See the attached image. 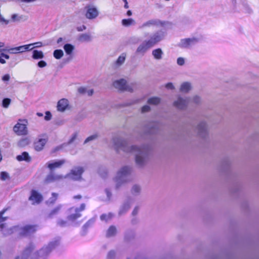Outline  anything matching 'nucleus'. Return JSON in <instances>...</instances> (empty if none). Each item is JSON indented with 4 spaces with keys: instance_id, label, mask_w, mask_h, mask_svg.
Here are the masks:
<instances>
[{
    "instance_id": "1",
    "label": "nucleus",
    "mask_w": 259,
    "mask_h": 259,
    "mask_svg": "<svg viewBox=\"0 0 259 259\" xmlns=\"http://www.w3.org/2000/svg\"><path fill=\"white\" fill-rule=\"evenodd\" d=\"M113 143L117 151H122L126 153L134 154L136 162L139 166H142L146 163L149 152L148 146L130 145L125 140L118 137L113 138Z\"/></svg>"
},
{
    "instance_id": "2",
    "label": "nucleus",
    "mask_w": 259,
    "mask_h": 259,
    "mask_svg": "<svg viewBox=\"0 0 259 259\" xmlns=\"http://www.w3.org/2000/svg\"><path fill=\"white\" fill-rule=\"evenodd\" d=\"M132 167L129 166H123L118 169L113 179L116 188L118 189L132 181Z\"/></svg>"
},
{
    "instance_id": "3",
    "label": "nucleus",
    "mask_w": 259,
    "mask_h": 259,
    "mask_svg": "<svg viewBox=\"0 0 259 259\" xmlns=\"http://www.w3.org/2000/svg\"><path fill=\"white\" fill-rule=\"evenodd\" d=\"M85 204L82 203L79 208L72 207L68 211L69 214L67 216L66 221H61L60 225H69V223L74 222L77 219L81 217L80 211L85 209Z\"/></svg>"
},
{
    "instance_id": "4",
    "label": "nucleus",
    "mask_w": 259,
    "mask_h": 259,
    "mask_svg": "<svg viewBox=\"0 0 259 259\" xmlns=\"http://www.w3.org/2000/svg\"><path fill=\"white\" fill-rule=\"evenodd\" d=\"M144 36L148 37L145 40L153 48L164 39L165 33L163 30H160L151 33L145 32Z\"/></svg>"
},
{
    "instance_id": "5",
    "label": "nucleus",
    "mask_w": 259,
    "mask_h": 259,
    "mask_svg": "<svg viewBox=\"0 0 259 259\" xmlns=\"http://www.w3.org/2000/svg\"><path fill=\"white\" fill-rule=\"evenodd\" d=\"M113 86L120 91L133 92L136 88L135 83H127L125 79L121 78L113 82Z\"/></svg>"
},
{
    "instance_id": "6",
    "label": "nucleus",
    "mask_w": 259,
    "mask_h": 259,
    "mask_svg": "<svg viewBox=\"0 0 259 259\" xmlns=\"http://www.w3.org/2000/svg\"><path fill=\"white\" fill-rule=\"evenodd\" d=\"M59 245L58 240L50 242L48 245L41 248L39 251L34 253L35 258L41 257L45 259L46 256L53 250L55 249Z\"/></svg>"
},
{
    "instance_id": "7",
    "label": "nucleus",
    "mask_w": 259,
    "mask_h": 259,
    "mask_svg": "<svg viewBox=\"0 0 259 259\" xmlns=\"http://www.w3.org/2000/svg\"><path fill=\"white\" fill-rule=\"evenodd\" d=\"M27 121L25 119H19L13 127V131L17 135L24 136L27 134Z\"/></svg>"
},
{
    "instance_id": "8",
    "label": "nucleus",
    "mask_w": 259,
    "mask_h": 259,
    "mask_svg": "<svg viewBox=\"0 0 259 259\" xmlns=\"http://www.w3.org/2000/svg\"><path fill=\"white\" fill-rule=\"evenodd\" d=\"M199 41L196 37H191L182 39L179 42L178 46L182 48L188 49L195 45Z\"/></svg>"
},
{
    "instance_id": "9",
    "label": "nucleus",
    "mask_w": 259,
    "mask_h": 259,
    "mask_svg": "<svg viewBox=\"0 0 259 259\" xmlns=\"http://www.w3.org/2000/svg\"><path fill=\"white\" fill-rule=\"evenodd\" d=\"M196 132L200 137H205L208 133V126L206 122L200 121L196 127Z\"/></svg>"
},
{
    "instance_id": "10",
    "label": "nucleus",
    "mask_w": 259,
    "mask_h": 259,
    "mask_svg": "<svg viewBox=\"0 0 259 259\" xmlns=\"http://www.w3.org/2000/svg\"><path fill=\"white\" fill-rule=\"evenodd\" d=\"M65 163V159L51 160L46 163L45 165L49 169L51 172H52L56 169L60 168Z\"/></svg>"
},
{
    "instance_id": "11",
    "label": "nucleus",
    "mask_w": 259,
    "mask_h": 259,
    "mask_svg": "<svg viewBox=\"0 0 259 259\" xmlns=\"http://www.w3.org/2000/svg\"><path fill=\"white\" fill-rule=\"evenodd\" d=\"M83 172L82 167H76L71 170V172L66 175V178L69 177L74 180H78L81 178V176Z\"/></svg>"
},
{
    "instance_id": "12",
    "label": "nucleus",
    "mask_w": 259,
    "mask_h": 259,
    "mask_svg": "<svg viewBox=\"0 0 259 259\" xmlns=\"http://www.w3.org/2000/svg\"><path fill=\"white\" fill-rule=\"evenodd\" d=\"M190 102V99L188 98H183L179 96L177 99L174 102V106L180 109L185 108Z\"/></svg>"
},
{
    "instance_id": "13",
    "label": "nucleus",
    "mask_w": 259,
    "mask_h": 259,
    "mask_svg": "<svg viewBox=\"0 0 259 259\" xmlns=\"http://www.w3.org/2000/svg\"><path fill=\"white\" fill-rule=\"evenodd\" d=\"M152 47L145 40L137 47L136 54L137 55L144 56Z\"/></svg>"
},
{
    "instance_id": "14",
    "label": "nucleus",
    "mask_w": 259,
    "mask_h": 259,
    "mask_svg": "<svg viewBox=\"0 0 259 259\" xmlns=\"http://www.w3.org/2000/svg\"><path fill=\"white\" fill-rule=\"evenodd\" d=\"M66 176L60 174H55L51 172L49 174L45 179V182L50 183L54 182L59 181L65 179Z\"/></svg>"
},
{
    "instance_id": "15",
    "label": "nucleus",
    "mask_w": 259,
    "mask_h": 259,
    "mask_svg": "<svg viewBox=\"0 0 259 259\" xmlns=\"http://www.w3.org/2000/svg\"><path fill=\"white\" fill-rule=\"evenodd\" d=\"M47 141L48 139L46 136H40L38 139H36L34 143L35 150L37 151L42 150Z\"/></svg>"
},
{
    "instance_id": "16",
    "label": "nucleus",
    "mask_w": 259,
    "mask_h": 259,
    "mask_svg": "<svg viewBox=\"0 0 259 259\" xmlns=\"http://www.w3.org/2000/svg\"><path fill=\"white\" fill-rule=\"evenodd\" d=\"M57 108L58 111L62 112L69 109V101L65 98L60 99L57 103Z\"/></svg>"
},
{
    "instance_id": "17",
    "label": "nucleus",
    "mask_w": 259,
    "mask_h": 259,
    "mask_svg": "<svg viewBox=\"0 0 259 259\" xmlns=\"http://www.w3.org/2000/svg\"><path fill=\"white\" fill-rule=\"evenodd\" d=\"M87 12L85 14V16L88 19H93L96 18L98 14V10L93 7V6H88L87 7Z\"/></svg>"
},
{
    "instance_id": "18",
    "label": "nucleus",
    "mask_w": 259,
    "mask_h": 259,
    "mask_svg": "<svg viewBox=\"0 0 259 259\" xmlns=\"http://www.w3.org/2000/svg\"><path fill=\"white\" fill-rule=\"evenodd\" d=\"M132 203V201L131 199L125 200L120 206L118 214L119 215H122L125 213L130 209Z\"/></svg>"
},
{
    "instance_id": "19",
    "label": "nucleus",
    "mask_w": 259,
    "mask_h": 259,
    "mask_svg": "<svg viewBox=\"0 0 259 259\" xmlns=\"http://www.w3.org/2000/svg\"><path fill=\"white\" fill-rule=\"evenodd\" d=\"M160 24V22L159 20L156 19H151L143 23L140 26V28L144 29L147 27L149 28L152 26H158Z\"/></svg>"
},
{
    "instance_id": "20",
    "label": "nucleus",
    "mask_w": 259,
    "mask_h": 259,
    "mask_svg": "<svg viewBox=\"0 0 259 259\" xmlns=\"http://www.w3.org/2000/svg\"><path fill=\"white\" fill-rule=\"evenodd\" d=\"M16 159L18 161H25L26 162H30L31 158L27 152H23L21 155L16 156Z\"/></svg>"
},
{
    "instance_id": "21",
    "label": "nucleus",
    "mask_w": 259,
    "mask_h": 259,
    "mask_svg": "<svg viewBox=\"0 0 259 259\" xmlns=\"http://www.w3.org/2000/svg\"><path fill=\"white\" fill-rule=\"evenodd\" d=\"M152 55L155 60H159L162 59L163 52L161 49L157 48L152 51Z\"/></svg>"
},
{
    "instance_id": "22",
    "label": "nucleus",
    "mask_w": 259,
    "mask_h": 259,
    "mask_svg": "<svg viewBox=\"0 0 259 259\" xmlns=\"http://www.w3.org/2000/svg\"><path fill=\"white\" fill-rule=\"evenodd\" d=\"M191 89V83L189 82H184L181 84L180 91L182 93H187L189 92Z\"/></svg>"
},
{
    "instance_id": "23",
    "label": "nucleus",
    "mask_w": 259,
    "mask_h": 259,
    "mask_svg": "<svg viewBox=\"0 0 259 259\" xmlns=\"http://www.w3.org/2000/svg\"><path fill=\"white\" fill-rule=\"evenodd\" d=\"M126 58V54L125 53L121 54L117 58L114 63L115 68H118L121 66L125 62Z\"/></svg>"
},
{
    "instance_id": "24",
    "label": "nucleus",
    "mask_w": 259,
    "mask_h": 259,
    "mask_svg": "<svg viewBox=\"0 0 259 259\" xmlns=\"http://www.w3.org/2000/svg\"><path fill=\"white\" fill-rule=\"evenodd\" d=\"M43 200L42 195L39 192L33 190V205L39 204Z\"/></svg>"
},
{
    "instance_id": "25",
    "label": "nucleus",
    "mask_w": 259,
    "mask_h": 259,
    "mask_svg": "<svg viewBox=\"0 0 259 259\" xmlns=\"http://www.w3.org/2000/svg\"><path fill=\"white\" fill-rule=\"evenodd\" d=\"M121 24L125 27H129L136 24V21L132 18L124 19L122 20Z\"/></svg>"
},
{
    "instance_id": "26",
    "label": "nucleus",
    "mask_w": 259,
    "mask_h": 259,
    "mask_svg": "<svg viewBox=\"0 0 259 259\" xmlns=\"http://www.w3.org/2000/svg\"><path fill=\"white\" fill-rule=\"evenodd\" d=\"M18 48L19 53L31 51L32 50V44L19 46Z\"/></svg>"
},
{
    "instance_id": "27",
    "label": "nucleus",
    "mask_w": 259,
    "mask_h": 259,
    "mask_svg": "<svg viewBox=\"0 0 259 259\" xmlns=\"http://www.w3.org/2000/svg\"><path fill=\"white\" fill-rule=\"evenodd\" d=\"M160 99L158 97H153L150 98L148 101L147 103L151 105H157L160 102Z\"/></svg>"
},
{
    "instance_id": "28",
    "label": "nucleus",
    "mask_w": 259,
    "mask_h": 259,
    "mask_svg": "<svg viewBox=\"0 0 259 259\" xmlns=\"http://www.w3.org/2000/svg\"><path fill=\"white\" fill-rule=\"evenodd\" d=\"M78 40L81 42H89L91 41L92 37L89 34L84 33L79 36Z\"/></svg>"
},
{
    "instance_id": "29",
    "label": "nucleus",
    "mask_w": 259,
    "mask_h": 259,
    "mask_svg": "<svg viewBox=\"0 0 259 259\" xmlns=\"http://www.w3.org/2000/svg\"><path fill=\"white\" fill-rule=\"evenodd\" d=\"M141 191V187L138 185H134L131 189V193L134 195H139Z\"/></svg>"
},
{
    "instance_id": "30",
    "label": "nucleus",
    "mask_w": 259,
    "mask_h": 259,
    "mask_svg": "<svg viewBox=\"0 0 259 259\" xmlns=\"http://www.w3.org/2000/svg\"><path fill=\"white\" fill-rule=\"evenodd\" d=\"M113 214L111 212L107 214H103L100 216V219L102 221L107 222L113 217Z\"/></svg>"
},
{
    "instance_id": "31",
    "label": "nucleus",
    "mask_w": 259,
    "mask_h": 259,
    "mask_svg": "<svg viewBox=\"0 0 259 259\" xmlns=\"http://www.w3.org/2000/svg\"><path fill=\"white\" fill-rule=\"evenodd\" d=\"M42 52L33 50V59H39L44 58Z\"/></svg>"
},
{
    "instance_id": "32",
    "label": "nucleus",
    "mask_w": 259,
    "mask_h": 259,
    "mask_svg": "<svg viewBox=\"0 0 259 259\" xmlns=\"http://www.w3.org/2000/svg\"><path fill=\"white\" fill-rule=\"evenodd\" d=\"M64 49L67 54L70 55L72 53L74 47L70 44H66L64 46Z\"/></svg>"
},
{
    "instance_id": "33",
    "label": "nucleus",
    "mask_w": 259,
    "mask_h": 259,
    "mask_svg": "<svg viewBox=\"0 0 259 259\" xmlns=\"http://www.w3.org/2000/svg\"><path fill=\"white\" fill-rule=\"evenodd\" d=\"M64 55L63 52L61 50H56L54 51V57L57 59H61Z\"/></svg>"
},
{
    "instance_id": "34",
    "label": "nucleus",
    "mask_w": 259,
    "mask_h": 259,
    "mask_svg": "<svg viewBox=\"0 0 259 259\" xmlns=\"http://www.w3.org/2000/svg\"><path fill=\"white\" fill-rule=\"evenodd\" d=\"M11 100L9 98H5L2 101V106L4 108H8L11 103Z\"/></svg>"
},
{
    "instance_id": "35",
    "label": "nucleus",
    "mask_w": 259,
    "mask_h": 259,
    "mask_svg": "<svg viewBox=\"0 0 259 259\" xmlns=\"http://www.w3.org/2000/svg\"><path fill=\"white\" fill-rule=\"evenodd\" d=\"M98 137V135L97 134H94L88 137L84 141V144H86L89 142L96 140Z\"/></svg>"
},
{
    "instance_id": "36",
    "label": "nucleus",
    "mask_w": 259,
    "mask_h": 259,
    "mask_svg": "<svg viewBox=\"0 0 259 259\" xmlns=\"http://www.w3.org/2000/svg\"><path fill=\"white\" fill-rule=\"evenodd\" d=\"M58 194L56 193H53L52 194V197L49 199L48 201V203H54L57 199Z\"/></svg>"
},
{
    "instance_id": "37",
    "label": "nucleus",
    "mask_w": 259,
    "mask_h": 259,
    "mask_svg": "<svg viewBox=\"0 0 259 259\" xmlns=\"http://www.w3.org/2000/svg\"><path fill=\"white\" fill-rule=\"evenodd\" d=\"M62 206L61 205H59L56 207L53 210L51 211L50 213L49 214L50 217H52L53 215H55L57 214L59 210L61 209Z\"/></svg>"
},
{
    "instance_id": "38",
    "label": "nucleus",
    "mask_w": 259,
    "mask_h": 259,
    "mask_svg": "<svg viewBox=\"0 0 259 259\" xmlns=\"http://www.w3.org/2000/svg\"><path fill=\"white\" fill-rule=\"evenodd\" d=\"M116 233V228H109L108 231H107V236L108 237L111 236L114 234H115Z\"/></svg>"
},
{
    "instance_id": "39",
    "label": "nucleus",
    "mask_w": 259,
    "mask_h": 259,
    "mask_svg": "<svg viewBox=\"0 0 259 259\" xmlns=\"http://www.w3.org/2000/svg\"><path fill=\"white\" fill-rule=\"evenodd\" d=\"M6 211V209H3L2 211H0V223L4 222L7 219V217H5L3 216Z\"/></svg>"
},
{
    "instance_id": "40",
    "label": "nucleus",
    "mask_w": 259,
    "mask_h": 259,
    "mask_svg": "<svg viewBox=\"0 0 259 259\" xmlns=\"http://www.w3.org/2000/svg\"><path fill=\"white\" fill-rule=\"evenodd\" d=\"M185 58H184L183 57H179L177 59V64L180 66L184 65L185 64Z\"/></svg>"
},
{
    "instance_id": "41",
    "label": "nucleus",
    "mask_w": 259,
    "mask_h": 259,
    "mask_svg": "<svg viewBox=\"0 0 259 259\" xmlns=\"http://www.w3.org/2000/svg\"><path fill=\"white\" fill-rule=\"evenodd\" d=\"M128 41L130 44H137L138 42L139 38L137 37L134 36L130 37Z\"/></svg>"
},
{
    "instance_id": "42",
    "label": "nucleus",
    "mask_w": 259,
    "mask_h": 259,
    "mask_svg": "<svg viewBox=\"0 0 259 259\" xmlns=\"http://www.w3.org/2000/svg\"><path fill=\"white\" fill-rule=\"evenodd\" d=\"M8 51L11 54H17V53H19V51H18V47H15V48H10V49L8 50Z\"/></svg>"
},
{
    "instance_id": "43",
    "label": "nucleus",
    "mask_w": 259,
    "mask_h": 259,
    "mask_svg": "<svg viewBox=\"0 0 259 259\" xmlns=\"http://www.w3.org/2000/svg\"><path fill=\"white\" fill-rule=\"evenodd\" d=\"M150 110V107L148 105H145L141 108V112L142 113H146Z\"/></svg>"
},
{
    "instance_id": "44",
    "label": "nucleus",
    "mask_w": 259,
    "mask_h": 259,
    "mask_svg": "<svg viewBox=\"0 0 259 259\" xmlns=\"http://www.w3.org/2000/svg\"><path fill=\"white\" fill-rule=\"evenodd\" d=\"M201 99L198 96H195L192 98V101L196 104L199 103Z\"/></svg>"
},
{
    "instance_id": "45",
    "label": "nucleus",
    "mask_w": 259,
    "mask_h": 259,
    "mask_svg": "<svg viewBox=\"0 0 259 259\" xmlns=\"http://www.w3.org/2000/svg\"><path fill=\"white\" fill-rule=\"evenodd\" d=\"M37 66L40 68H44L47 66V63L43 60L40 61L37 63Z\"/></svg>"
},
{
    "instance_id": "46",
    "label": "nucleus",
    "mask_w": 259,
    "mask_h": 259,
    "mask_svg": "<svg viewBox=\"0 0 259 259\" xmlns=\"http://www.w3.org/2000/svg\"><path fill=\"white\" fill-rule=\"evenodd\" d=\"M8 178V174L6 172H2L1 174V179L2 180H6Z\"/></svg>"
},
{
    "instance_id": "47",
    "label": "nucleus",
    "mask_w": 259,
    "mask_h": 259,
    "mask_svg": "<svg viewBox=\"0 0 259 259\" xmlns=\"http://www.w3.org/2000/svg\"><path fill=\"white\" fill-rule=\"evenodd\" d=\"M52 118V115L50 113V112L49 111H47L46 112V115L45 116V119L47 121H49L50 120H51Z\"/></svg>"
},
{
    "instance_id": "48",
    "label": "nucleus",
    "mask_w": 259,
    "mask_h": 259,
    "mask_svg": "<svg viewBox=\"0 0 259 259\" xmlns=\"http://www.w3.org/2000/svg\"><path fill=\"white\" fill-rule=\"evenodd\" d=\"M139 209H140V207L139 206H136L135 207V208H134L133 211H132V215L135 216V215H136L138 212H139Z\"/></svg>"
},
{
    "instance_id": "49",
    "label": "nucleus",
    "mask_w": 259,
    "mask_h": 259,
    "mask_svg": "<svg viewBox=\"0 0 259 259\" xmlns=\"http://www.w3.org/2000/svg\"><path fill=\"white\" fill-rule=\"evenodd\" d=\"M77 137V134L74 133V134L72 135V136L71 138H70V139L69 140L68 143L69 144L72 143L76 139Z\"/></svg>"
},
{
    "instance_id": "50",
    "label": "nucleus",
    "mask_w": 259,
    "mask_h": 259,
    "mask_svg": "<svg viewBox=\"0 0 259 259\" xmlns=\"http://www.w3.org/2000/svg\"><path fill=\"white\" fill-rule=\"evenodd\" d=\"M95 220L96 219L95 218H93L91 219L90 220H89V221L85 224L86 227H88L90 225H93L95 222Z\"/></svg>"
},
{
    "instance_id": "51",
    "label": "nucleus",
    "mask_w": 259,
    "mask_h": 259,
    "mask_svg": "<svg viewBox=\"0 0 259 259\" xmlns=\"http://www.w3.org/2000/svg\"><path fill=\"white\" fill-rule=\"evenodd\" d=\"M165 87L167 89H170V90H174L175 88L174 84L171 82H168V83H166L165 84Z\"/></svg>"
},
{
    "instance_id": "52",
    "label": "nucleus",
    "mask_w": 259,
    "mask_h": 259,
    "mask_svg": "<svg viewBox=\"0 0 259 259\" xmlns=\"http://www.w3.org/2000/svg\"><path fill=\"white\" fill-rule=\"evenodd\" d=\"M105 192L106 193V195H107V198L108 200H109L111 197V195H112V194L110 192V191L108 189H106L105 190Z\"/></svg>"
},
{
    "instance_id": "53",
    "label": "nucleus",
    "mask_w": 259,
    "mask_h": 259,
    "mask_svg": "<svg viewBox=\"0 0 259 259\" xmlns=\"http://www.w3.org/2000/svg\"><path fill=\"white\" fill-rule=\"evenodd\" d=\"M10 75L9 74H6L3 77V80L4 81H8L10 79Z\"/></svg>"
},
{
    "instance_id": "54",
    "label": "nucleus",
    "mask_w": 259,
    "mask_h": 259,
    "mask_svg": "<svg viewBox=\"0 0 259 259\" xmlns=\"http://www.w3.org/2000/svg\"><path fill=\"white\" fill-rule=\"evenodd\" d=\"M41 44H42L40 42L33 43V49L40 47V46H41Z\"/></svg>"
},
{
    "instance_id": "55",
    "label": "nucleus",
    "mask_w": 259,
    "mask_h": 259,
    "mask_svg": "<svg viewBox=\"0 0 259 259\" xmlns=\"http://www.w3.org/2000/svg\"><path fill=\"white\" fill-rule=\"evenodd\" d=\"M86 89L84 88H80L78 89V92L81 94H84L85 93Z\"/></svg>"
},
{
    "instance_id": "56",
    "label": "nucleus",
    "mask_w": 259,
    "mask_h": 259,
    "mask_svg": "<svg viewBox=\"0 0 259 259\" xmlns=\"http://www.w3.org/2000/svg\"><path fill=\"white\" fill-rule=\"evenodd\" d=\"M0 55L3 58H5L6 59H9L10 58V57H9V56L8 55L5 54L4 53H1Z\"/></svg>"
},
{
    "instance_id": "57",
    "label": "nucleus",
    "mask_w": 259,
    "mask_h": 259,
    "mask_svg": "<svg viewBox=\"0 0 259 259\" xmlns=\"http://www.w3.org/2000/svg\"><path fill=\"white\" fill-rule=\"evenodd\" d=\"M4 58H3L2 56H1V55H0V63H2V64H5L6 63V61L5 60H4Z\"/></svg>"
},
{
    "instance_id": "58",
    "label": "nucleus",
    "mask_w": 259,
    "mask_h": 259,
    "mask_svg": "<svg viewBox=\"0 0 259 259\" xmlns=\"http://www.w3.org/2000/svg\"><path fill=\"white\" fill-rule=\"evenodd\" d=\"M124 2V7L125 8V9H127L128 8V3L127 2V0H122Z\"/></svg>"
},
{
    "instance_id": "59",
    "label": "nucleus",
    "mask_w": 259,
    "mask_h": 259,
    "mask_svg": "<svg viewBox=\"0 0 259 259\" xmlns=\"http://www.w3.org/2000/svg\"><path fill=\"white\" fill-rule=\"evenodd\" d=\"M137 220L136 218L132 220V224L133 225H136L137 224Z\"/></svg>"
},
{
    "instance_id": "60",
    "label": "nucleus",
    "mask_w": 259,
    "mask_h": 259,
    "mask_svg": "<svg viewBox=\"0 0 259 259\" xmlns=\"http://www.w3.org/2000/svg\"><path fill=\"white\" fill-rule=\"evenodd\" d=\"M81 198V196L80 195H76L73 197L74 199H80Z\"/></svg>"
},
{
    "instance_id": "61",
    "label": "nucleus",
    "mask_w": 259,
    "mask_h": 259,
    "mask_svg": "<svg viewBox=\"0 0 259 259\" xmlns=\"http://www.w3.org/2000/svg\"><path fill=\"white\" fill-rule=\"evenodd\" d=\"M126 14L128 16H130L132 15V12L131 10L127 11Z\"/></svg>"
},
{
    "instance_id": "62",
    "label": "nucleus",
    "mask_w": 259,
    "mask_h": 259,
    "mask_svg": "<svg viewBox=\"0 0 259 259\" xmlns=\"http://www.w3.org/2000/svg\"><path fill=\"white\" fill-rule=\"evenodd\" d=\"M17 17V15L16 14H13L12 16V19H13V20H15L16 19V18Z\"/></svg>"
},
{
    "instance_id": "63",
    "label": "nucleus",
    "mask_w": 259,
    "mask_h": 259,
    "mask_svg": "<svg viewBox=\"0 0 259 259\" xmlns=\"http://www.w3.org/2000/svg\"><path fill=\"white\" fill-rule=\"evenodd\" d=\"M62 40H63L62 38H61V37L59 38L57 40V43L58 44L60 43L62 41Z\"/></svg>"
},
{
    "instance_id": "64",
    "label": "nucleus",
    "mask_w": 259,
    "mask_h": 259,
    "mask_svg": "<svg viewBox=\"0 0 259 259\" xmlns=\"http://www.w3.org/2000/svg\"><path fill=\"white\" fill-rule=\"evenodd\" d=\"M29 200H32V190L31 191V194L29 197Z\"/></svg>"
}]
</instances>
